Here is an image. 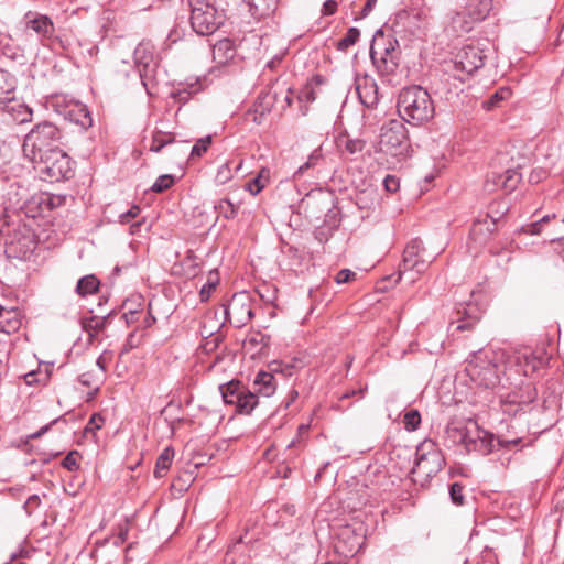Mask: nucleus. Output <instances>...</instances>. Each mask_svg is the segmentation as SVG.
I'll list each match as a JSON object with an SVG mask.
<instances>
[{
  "mask_svg": "<svg viewBox=\"0 0 564 564\" xmlns=\"http://www.w3.org/2000/svg\"><path fill=\"white\" fill-rule=\"evenodd\" d=\"M511 96V90L508 87H502L497 90L495 94L490 96V98L485 101V107L487 110H491L499 106V102L508 99Z\"/></svg>",
  "mask_w": 564,
  "mask_h": 564,
  "instance_id": "nucleus-35",
  "label": "nucleus"
},
{
  "mask_svg": "<svg viewBox=\"0 0 564 564\" xmlns=\"http://www.w3.org/2000/svg\"><path fill=\"white\" fill-rule=\"evenodd\" d=\"M155 321H156L155 317L150 312H148L143 319V327L144 328L151 327L155 323Z\"/></svg>",
  "mask_w": 564,
  "mask_h": 564,
  "instance_id": "nucleus-61",
  "label": "nucleus"
},
{
  "mask_svg": "<svg viewBox=\"0 0 564 564\" xmlns=\"http://www.w3.org/2000/svg\"><path fill=\"white\" fill-rule=\"evenodd\" d=\"M355 85L360 102L367 108H375L379 102V89L376 80L365 75L356 77Z\"/></svg>",
  "mask_w": 564,
  "mask_h": 564,
  "instance_id": "nucleus-16",
  "label": "nucleus"
},
{
  "mask_svg": "<svg viewBox=\"0 0 564 564\" xmlns=\"http://www.w3.org/2000/svg\"><path fill=\"white\" fill-rule=\"evenodd\" d=\"M492 9V0H467L462 12L452 18V28L457 33H467L474 23L487 18Z\"/></svg>",
  "mask_w": 564,
  "mask_h": 564,
  "instance_id": "nucleus-9",
  "label": "nucleus"
},
{
  "mask_svg": "<svg viewBox=\"0 0 564 564\" xmlns=\"http://www.w3.org/2000/svg\"><path fill=\"white\" fill-rule=\"evenodd\" d=\"M253 386L258 393L270 397L275 391V378L271 372L259 371L254 378Z\"/></svg>",
  "mask_w": 564,
  "mask_h": 564,
  "instance_id": "nucleus-25",
  "label": "nucleus"
},
{
  "mask_svg": "<svg viewBox=\"0 0 564 564\" xmlns=\"http://www.w3.org/2000/svg\"><path fill=\"white\" fill-rule=\"evenodd\" d=\"M449 496L455 505L462 506L464 503L463 486L454 482L449 488Z\"/></svg>",
  "mask_w": 564,
  "mask_h": 564,
  "instance_id": "nucleus-46",
  "label": "nucleus"
},
{
  "mask_svg": "<svg viewBox=\"0 0 564 564\" xmlns=\"http://www.w3.org/2000/svg\"><path fill=\"white\" fill-rule=\"evenodd\" d=\"M61 132L58 128L48 121L35 124L25 135L23 153L31 162L43 155L59 149Z\"/></svg>",
  "mask_w": 564,
  "mask_h": 564,
  "instance_id": "nucleus-4",
  "label": "nucleus"
},
{
  "mask_svg": "<svg viewBox=\"0 0 564 564\" xmlns=\"http://www.w3.org/2000/svg\"><path fill=\"white\" fill-rule=\"evenodd\" d=\"M217 283H218L217 279L215 281H212L210 278L208 279V282L203 285L200 293H199L202 301H207L209 299L210 293L216 289Z\"/></svg>",
  "mask_w": 564,
  "mask_h": 564,
  "instance_id": "nucleus-51",
  "label": "nucleus"
},
{
  "mask_svg": "<svg viewBox=\"0 0 564 564\" xmlns=\"http://www.w3.org/2000/svg\"><path fill=\"white\" fill-rule=\"evenodd\" d=\"M520 181L521 174L513 167H508L501 173L494 171L487 177V182H492L495 186L500 187L507 193L514 191Z\"/></svg>",
  "mask_w": 564,
  "mask_h": 564,
  "instance_id": "nucleus-19",
  "label": "nucleus"
},
{
  "mask_svg": "<svg viewBox=\"0 0 564 564\" xmlns=\"http://www.w3.org/2000/svg\"><path fill=\"white\" fill-rule=\"evenodd\" d=\"M212 137L207 135L196 141L191 151L192 158H200L210 147Z\"/></svg>",
  "mask_w": 564,
  "mask_h": 564,
  "instance_id": "nucleus-41",
  "label": "nucleus"
},
{
  "mask_svg": "<svg viewBox=\"0 0 564 564\" xmlns=\"http://www.w3.org/2000/svg\"><path fill=\"white\" fill-rule=\"evenodd\" d=\"M141 212V208L138 205H133L129 210L121 213L118 216L120 224H129L132 219L137 218Z\"/></svg>",
  "mask_w": 564,
  "mask_h": 564,
  "instance_id": "nucleus-47",
  "label": "nucleus"
},
{
  "mask_svg": "<svg viewBox=\"0 0 564 564\" xmlns=\"http://www.w3.org/2000/svg\"><path fill=\"white\" fill-rule=\"evenodd\" d=\"M360 31L357 28H350L345 36L338 41L337 48L339 51H346L358 41Z\"/></svg>",
  "mask_w": 564,
  "mask_h": 564,
  "instance_id": "nucleus-36",
  "label": "nucleus"
},
{
  "mask_svg": "<svg viewBox=\"0 0 564 564\" xmlns=\"http://www.w3.org/2000/svg\"><path fill=\"white\" fill-rule=\"evenodd\" d=\"M174 142V135L169 132L156 131L152 135L149 150L151 152H160L164 147Z\"/></svg>",
  "mask_w": 564,
  "mask_h": 564,
  "instance_id": "nucleus-30",
  "label": "nucleus"
},
{
  "mask_svg": "<svg viewBox=\"0 0 564 564\" xmlns=\"http://www.w3.org/2000/svg\"><path fill=\"white\" fill-rule=\"evenodd\" d=\"M365 148V142L359 139H349L345 143V149L347 152L355 154L361 152Z\"/></svg>",
  "mask_w": 564,
  "mask_h": 564,
  "instance_id": "nucleus-48",
  "label": "nucleus"
},
{
  "mask_svg": "<svg viewBox=\"0 0 564 564\" xmlns=\"http://www.w3.org/2000/svg\"><path fill=\"white\" fill-rule=\"evenodd\" d=\"M106 325L105 318L98 316H91L83 321V328L89 335V339L93 340Z\"/></svg>",
  "mask_w": 564,
  "mask_h": 564,
  "instance_id": "nucleus-31",
  "label": "nucleus"
},
{
  "mask_svg": "<svg viewBox=\"0 0 564 564\" xmlns=\"http://www.w3.org/2000/svg\"><path fill=\"white\" fill-rule=\"evenodd\" d=\"M437 254L438 252H429L422 240H411L403 251L400 275H404L408 271H415L417 274L424 272Z\"/></svg>",
  "mask_w": 564,
  "mask_h": 564,
  "instance_id": "nucleus-10",
  "label": "nucleus"
},
{
  "mask_svg": "<svg viewBox=\"0 0 564 564\" xmlns=\"http://www.w3.org/2000/svg\"><path fill=\"white\" fill-rule=\"evenodd\" d=\"M8 359H9L8 343L0 340V368L7 364Z\"/></svg>",
  "mask_w": 564,
  "mask_h": 564,
  "instance_id": "nucleus-55",
  "label": "nucleus"
},
{
  "mask_svg": "<svg viewBox=\"0 0 564 564\" xmlns=\"http://www.w3.org/2000/svg\"><path fill=\"white\" fill-rule=\"evenodd\" d=\"M383 185L387 192L395 193L400 187V182L394 175H387L383 180Z\"/></svg>",
  "mask_w": 564,
  "mask_h": 564,
  "instance_id": "nucleus-50",
  "label": "nucleus"
},
{
  "mask_svg": "<svg viewBox=\"0 0 564 564\" xmlns=\"http://www.w3.org/2000/svg\"><path fill=\"white\" fill-rule=\"evenodd\" d=\"M63 202L61 196H53L48 194H42L37 198H33V203H37L42 210H52L53 208L59 206Z\"/></svg>",
  "mask_w": 564,
  "mask_h": 564,
  "instance_id": "nucleus-32",
  "label": "nucleus"
},
{
  "mask_svg": "<svg viewBox=\"0 0 564 564\" xmlns=\"http://www.w3.org/2000/svg\"><path fill=\"white\" fill-rule=\"evenodd\" d=\"M246 388L239 381H230L219 387L223 400L226 404L232 405L239 401V395Z\"/></svg>",
  "mask_w": 564,
  "mask_h": 564,
  "instance_id": "nucleus-26",
  "label": "nucleus"
},
{
  "mask_svg": "<svg viewBox=\"0 0 564 564\" xmlns=\"http://www.w3.org/2000/svg\"><path fill=\"white\" fill-rule=\"evenodd\" d=\"M269 178V170L262 169L257 177L247 184V189L252 194H259L265 186V182Z\"/></svg>",
  "mask_w": 564,
  "mask_h": 564,
  "instance_id": "nucleus-34",
  "label": "nucleus"
},
{
  "mask_svg": "<svg viewBox=\"0 0 564 564\" xmlns=\"http://www.w3.org/2000/svg\"><path fill=\"white\" fill-rule=\"evenodd\" d=\"M495 437L481 429L476 421L449 423L445 430V442L448 447L462 445L467 453L486 456L494 448Z\"/></svg>",
  "mask_w": 564,
  "mask_h": 564,
  "instance_id": "nucleus-1",
  "label": "nucleus"
},
{
  "mask_svg": "<svg viewBox=\"0 0 564 564\" xmlns=\"http://www.w3.org/2000/svg\"><path fill=\"white\" fill-rule=\"evenodd\" d=\"M78 452L73 451L69 452L66 457L62 462V466L69 471L77 470L79 468L78 464Z\"/></svg>",
  "mask_w": 564,
  "mask_h": 564,
  "instance_id": "nucleus-44",
  "label": "nucleus"
},
{
  "mask_svg": "<svg viewBox=\"0 0 564 564\" xmlns=\"http://www.w3.org/2000/svg\"><path fill=\"white\" fill-rule=\"evenodd\" d=\"M380 41H384L382 33L380 36H376L370 47V57L377 69L382 75L393 74L399 66V58L397 55L384 54L380 51Z\"/></svg>",
  "mask_w": 564,
  "mask_h": 564,
  "instance_id": "nucleus-15",
  "label": "nucleus"
},
{
  "mask_svg": "<svg viewBox=\"0 0 564 564\" xmlns=\"http://www.w3.org/2000/svg\"><path fill=\"white\" fill-rule=\"evenodd\" d=\"M226 319L236 327L245 326L252 317L251 299L248 293L241 292L232 295L225 305Z\"/></svg>",
  "mask_w": 564,
  "mask_h": 564,
  "instance_id": "nucleus-11",
  "label": "nucleus"
},
{
  "mask_svg": "<svg viewBox=\"0 0 564 564\" xmlns=\"http://www.w3.org/2000/svg\"><path fill=\"white\" fill-rule=\"evenodd\" d=\"M356 275L357 274L354 271H351L349 269H343V270L338 271V273L336 274L335 281L338 284L347 283V282L355 280Z\"/></svg>",
  "mask_w": 564,
  "mask_h": 564,
  "instance_id": "nucleus-49",
  "label": "nucleus"
},
{
  "mask_svg": "<svg viewBox=\"0 0 564 564\" xmlns=\"http://www.w3.org/2000/svg\"><path fill=\"white\" fill-rule=\"evenodd\" d=\"M90 375L89 373H83L78 377V381L83 384V386H86V387H90L93 384L91 380H90Z\"/></svg>",
  "mask_w": 564,
  "mask_h": 564,
  "instance_id": "nucleus-62",
  "label": "nucleus"
},
{
  "mask_svg": "<svg viewBox=\"0 0 564 564\" xmlns=\"http://www.w3.org/2000/svg\"><path fill=\"white\" fill-rule=\"evenodd\" d=\"M174 458V449L172 447H166L159 455L155 464L154 476L156 478H162L165 476L166 471L172 465Z\"/></svg>",
  "mask_w": 564,
  "mask_h": 564,
  "instance_id": "nucleus-29",
  "label": "nucleus"
},
{
  "mask_svg": "<svg viewBox=\"0 0 564 564\" xmlns=\"http://www.w3.org/2000/svg\"><path fill=\"white\" fill-rule=\"evenodd\" d=\"M17 78L10 72L0 68V104L14 101Z\"/></svg>",
  "mask_w": 564,
  "mask_h": 564,
  "instance_id": "nucleus-23",
  "label": "nucleus"
},
{
  "mask_svg": "<svg viewBox=\"0 0 564 564\" xmlns=\"http://www.w3.org/2000/svg\"><path fill=\"white\" fill-rule=\"evenodd\" d=\"M552 218H555V215H546L542 217L540 220L532 223L524 228V232L530 235H538L541 232L542 225L550 221Z\"/></svg>",
  "mask_w": 564,
  "mask_h": 564,
  "instance_id": "nucleus-45",
  "label": "nucleus"
},
{
  "mask_svg": "<svg viewBox=\"0 0 564 564\" xmlns=\"http://www.w3.org/2000/svg\"><path fill=\"white\" fill-rule=\"evenodd\" d=\"M44 181L54 183L73 176L70 158L59 148L32 162Z\"/></svg>",
  "mask_w": 564,
  "mask_h": 564,
  "instance_id": "nucleus-6",
  "label": "nucleus"
},
{
  "mask_svg": "<svg viewBox=\"0 0 564 564\" xmlns=\"http://www.w3.org/2000/svg\"><path fill=\"white\" fill-rule=\"evenodd\" d=\"M117 535H119V543H124V541L127 540V536H128L127 523L119 527V532Z\"/></svg>",
  "mask_w": 564,
  "mask_h": 564,
  "instance_id": "nucleus-59",
  "label": "nucleus"
},
{
  "mask_svg": "<svg viewBox=\"0 0 564 564\" xmlns=\"http://www.w3.org/2000/svg\"><path fill=\"white\" fill-rule=\"evenodd\" d=\"M279 0H252L251 6L262 15L273 12Z\"/></svg>",
  "mask_w": 564,
  "mask_h": 564,
  "instance_id": "nucleus-39",
  "label": "nucleus"
},
{
  "mask_svg": "<svg viewBox=\"0 0 564 564\" xmlns=\"http://www.w3.org/2000/svg\"><path fill=\"white\" fill-rule=\"evenodd\" d=\"M215 209L217 213L226 219H232L237 216L238 207L229 199L219 200Z\"/></svg>",
  "mask_w": 564,
  "mask_h": 564,
  "instance_id": "nucleus-33",
  "label": "nucleus"
},
{
  "mask_svg": "<svg viewBox=\"0 0 564 564\" xmlns=\"http://www.w3.org/2000/svg\"><path fill=\"white\" fill-rule=\"evenodd\" d=\"M274 86H278L279 95H283L281 100V109L285 110L292 105L293 101V91L290 87H285L284 85H280L275 83Z\"/></svg>",
  "mask_w": 564,
  "mask_h": 564,
  "instance_id": "nucleus-43",
  "label": "nucleus"
},
{
  "mask_svg": "<svg viewBox=\"0 0 564 564\" xmlns=\"http://www.w3.org/2000/svg\"><path fill=\"white\" fill-rule=\"evenodd\" d=\"M322 156H323V155H322V150H321V148L315 149V150L311 153V155L308 156V160H307L303 165H301V166L297 169V171L295 172V174H294V175H295V176H297V175H302L306 170H308V169H311V167L315 166V165L318 163V161H321V160H322Z\"/></svg>",
  "mask_w": 564,
  "mask_h": 564,
  "instance_id": "nucleus-40",
  "label": "nucleus"
},
{
  "mask_svg": "<svg viewBox=\"0 0 564 564\" xmlns=\"http://www.w3.org/2000/svg\"><path fill=\"white\" fill-rule=\"evenodd\" d=\"M258 404V397L254 392H251L247 389L242 391V393L239 395V401L237 403H234L232 405L236 406V412L239 414H250L251 411L257 406Z\"/></svg>",
  "mask_w": 564,
  "mask_h": 564,
  "instance_id": "nucleus-28",
  "label": "nucleus"
},
{
  "mask_svg": "<svg viewBox=\"0 0 564 564\" xmlns=\"http://www.w3.org/2000/svg\"><path fill=\"white\" fill-rule=\"evenodd\" d=\"M474 324H475V319L473 322L460 323L457 325L456 329L460 330V332L471 329Z\"/></svg>",
  "mask_w": 564,
  "mask_h": 564,
  "instance_id": "nucleus-63",
  "label": "nucleus"
},
{
  "mask_svg": "<svg viewBox=\"0 0 564 564\" xmlns=\"http://www.w3.org/2000/svg\"><path fill=\"white\" fill-rule=\"evenodd\" d=\"M99 285L100 282L94 274L85 275L78 280L75 292L80 297H86L98 292Z\"/></svg>",
  "mask_w": 564,
  "mask_h": 564,
  "instance_id": "nucleus-27",
  "label": "nucleus"
},
{
  "mask_svg": "<svg viewBox=\"0 0 564 564\" xmlns=\"http://www.w3.org/2000/svg\"><path fill=\"white\" fill-rule=\"evenodd\" d=\"M485 58L484 50L475 44H467L457 52L454 61L455 68L471 75L484 66Z\"/></svg>",
  "mask_w": 564,
  "mask_h": 564,
  "instance_id": "nucleus-13",
  "label": "nucleus"
},
{
  "mask_svg": "<svg viewBox=\"0 0 564 564\" xmlns=\"http://www.w3.org/2000/svg\"><path fill=\"white\" fill-rule=\"evenodd\" d=\"M538 397V392L533 383H522L517 390L508 393L502 399L503 411L510 415H516L530 405Z\"/></svg>",
  "mask_w": 564,
  "mask_h": 564,
  "instance_id": "nucleus-12",
  "label": "nucleus"
},
{
  "mask_svg": "<svg viewBox=\"0 0 564 564\" xmlns=\"http://www.w3.org/2000/svg\"><path fill=\"white\" fill-rule=\"evenodd\" d=\"M23 23L25 29H30L45 39H51L55 33L53 21L45 14L29 11L24 14Z\"/></svg>",
  "mask_w": 564,
  "mask_h": 564,
  "instance_id": "nucleus-18",
  "label": "nucleus"
},
{
  "mask_svg": "<svg viewBox=\"0 0 564 564\" xmlns=\"http://www.w3.org/2000/svg\"><path fill=\"white\" fill-rule=\"evenodd\" d=\"M82 118L76 119L75 121L82 127L87 128L91 126V117L88 111L84 107H79L78 109Z\"/></svg>",
  "mask_w": 564,
  "mask_h": 564,
  "instance_id": "nucleus-53",
  "label": "nucleus"
},
{
  "mask_svg": "<svg viewBox=\"0 0 564 564\" xmlns=\"http://www.w3.org/2000/svg\"><path fill=\"white\" fill-rule=\"evenodd\" d=\"M231 178V171H230V167L229 165L226 163V164H223L218 172H217V176H216V180L224 184L226 183L228 180Z\"/></svg>",
  "mask_w": 564,
  "mask_h": 564,
  "instance_id": "nucleus-52",
  "label": "nucleus"
},
{
  "mask_svg": "<svg viewBox=\"0 0 564 564\" xmlns=\"http://www.w3.org/2000/svg\"><path fill=\"white\" fill-rule=\"evenodd\" d=\"M395 44H397L395 40L388 39L387 43H383L382 45L380 44V51L383 52L384 54L397 55L395 54Z\"/></svg>",
  "mask_w": 564,
  "mask_h": 564,
  "instance_id": "nucleus-54",
  "label": "nucleus"
},
{
  "mask_svg": "<svg viewBox=\"0 0 564 564\" xmlns=\"http://www.w3.org/2000/svg\"><path fill=\"white\" fill-rule=\"evenodd\" d=\"M377 0H367L366 4L361 11V17L365 18L369 14V12L373 9Z\"/></svg>",
  "mask_w": 564,
  "mask_h": 564,
  "instance_id": "nucleus-58",
  "label": "nucleus"
},
{
  "mask_svg": "<svg viewBox=\"0 0 564 564\" xmlns=\"http://www.w3.org/2000/svg\"><path fill=\"white\" fill-rule=\"evenodd\" d=\"M502 351L479 350L467 361L466 373L477 386L494 389L500 383Z\"/></svg>",
  "mask_w": 564,
  "mask_h": 564,
  "instance_id": "nucleus-3",
  "label": "nucleus"
},
{
  "mask_svg": "<svg viewBox=\"0 0 564 564\" xmlns=\"http://www.w3.org/2000/svg\"><path fill=\"white\" fill-rule=\"evenodd\" d=\"M6 564H25L23 561L20 560V557L15 554H13L11 556V560L10 562L6 563Z\"/></svg>",
  "mask_w": 564,
  "mask_h": 564,
  "instance_id": "nucleus-64",
  "label": "nucleus"
},
{
  "mask_svg": "<svg viewBox=\"0 0 564 564\" xmlns=\"http://www.w3.org/2000/svg\"><path fill=\"white\" fill-rule=\"evenodd\" d=\"M175 182V178L171 174H163L156 178L151 189L155 193H162L169 189Z\"/></svg>",
  "mask_w": 564,
  "mask_h": 564,
  "instance_id": "nucleus-38",
  "label": "nucleus"
},
{
  "mask_svg": "<svg viewBox=\"0 0 564 564\" xmlns=\"http://www.w3.org/2000/svg\"><path fill=\"white\" fill-rule=\"evenodd\" d=\"M2 109L17 123L21 124L32 120V109L24 104L17 102L15 100L12 102H4Z\"/></svg>",
  "mask_w": 564,
  "mask_h": 564,
  "instance_id": "nucleus-24",
  "label": "nucleus"
},
{
  "mask_svg": "<svg viewBox=\"0 0 564 564\" xmlns=\"http://www.w3.org/2000/svg\"><path fill=\"white\" fill-rule=\"evenodd\" d=\"M104 422L105 419L99 413H94L90 416L87 425L85 426L84 434L88 435L89 433H91L93 435H95V432L101 429Z\"/></svg>",
  "mask_w": 564,
  "mask_h": 564,
  "instance_id": "nucleus-42",
  "label": "nucleus"
},
{
  "mask_svg": "<svg viewBox=\"0 0 564 564\" xmlns=\"http://www.w3.org/2000/svg\"><path fill=\"white\" fill-rule=\"evenodd\" d=\"M22 325L21 314L17 308H7L0 305V332L7 335L13 334Z\"/></svg>",
  "mask_w": 564,
  "mask_h": 564,
  "instance_id": "nucleus-20",
  "label": "nucleus"
},
{
  "mask_svg": "<svg viewBox=\"0 0 564 564\" xmlns=\"http://www.w3.org/2000/svg\"><path fill=\"white\" fill-rule=\"evenodd\" d=\"M510 364H512V366L509 370L514 367L517 373L529 377L540 370L544 366L545 360L530 350H520L513 354Z\"/></svg>",
  "mask_w": 564,
  "mask_h": 564,
  "instance_id": "nucleus-14",
  "label": "nucleus"
},
{
  "mask_svg": "<svg viewBox=\"0 0 564 564\" xmlns=\"http://www.w3.org/2000/svg\"><path fill=\"white\" fill-rule=\"evenodd\" d=\"M496 220L489 215H486L484 219H478L474 223L470 236L474 240L484 243L487 239L496 231Z\"/></svg>",
  "mask_w": 564,
  "mask_h": 564,
  "instance_id": "nucleus-22",
  "label": "nucleus"
},
{
  "mask_svg": "<svg viewBox=\"0 0 564 564\" xmlns=\"http://www.w3.org/2000/svg\"><path fill=\"white\" fill-rule=\"evenodd\" d=\"M55 422H56V420H54L50 424L41 427L37 432H35L31 435V438H37V437L42 436L43 434H45L50 430L51 425L54 424Z\"/></svg>",
  "mask_w": 564,
  "mask_h": 564,
  "instance_id": "nucleus-60",
  "label": "nucleus"
},
{
  "mask_svg": "<svg viewBox=\"0 0 564 564\" xmlns=\"http://www.w3.org/2000/svg\"><path fill=\"white\" fill-rule=\"evenodd\" d=\"M279 95L278 86L271 85L262 90L253 104V119L257 124H261L265 115H268L276 104Z\"/></svg>",
  "mask_w": 564,
  "mask_h": 564,
  "instance_id": "nucleus-17",
  "label": "nucleus"
},
{
  "mask_svg": "<svg viewBox=\"0 0 564 564\" xmlns=\"http://www.w3.org/2000/svg\"><path fill=\"white\" fill-rule=\"evenodd\" d=\"M397 108L400 117L415 127L429 122L435 115V105L431 95L416 85L404 87L400 91Z\"/></svg>",
  "mask_w": 564,
  "mask_h": 564,
  "instance_id": "nucleus-2",
  "label": "nucleus"
},
{
  "mask_svg": "<svg viewBox=\"0 0 564 564\" xmlns=\"http://www.w3.org/2000/svg\"><path fill=\"white\" fill-rule=\"evenodd\" d=\"M37 375L39 373L36 371H30V372L25 373L24 375L25 383L29 386H32V384L40 382Z\"/></svg>",
  "mask_w": 564,
  "mask_h": 564,
  "instance_id": "nucleus-57",
  "label": "nucleus"
},
{
  "mask_svg": "<svg viewBox=\"0 0 564 564\" xmlns=\"http://www.w3.org/2000/svg\"><path fill=\"white\" fill-rule=\"evenodd\" d=\"M444 465L445 458L438 445L432 440H424L416 447L415 462L411 469L413 482L425 486Z\"/></svg>",
  "mask_w": 564,
  "mask_h": 564,
  "instance_id": "nucleus-5",
  "label": "nucleus"
},
{
  "mask_svg": "<svg viewBox=\"0 0 564 564\" xmlns=\"http://www.w3.org/2000/svg\"><path fill=\"white\" fill-rule=\"evenodd\" d=\"M191 6V24L198 35L213 34L221 24L214 0H188Z\"/></svg>",
  "mask_w": 564,
  "mask_h": 564,
  "instance_id": "nucleus-7",
  "label": "nucleus"
},
{
  "mask_svg": "<svg viewBox=\"0 0 564 564\" xmlns=\"http://www.w3.org/2000/svg\"><path fill=\"white\" fill-rule=\"evenodd\" d=\"M379 145L382 152L392 156H406L410 143L404 123L400 120H390L388 123L383 124Z\"/></svg>",
  "mask_w": 564,
  "mask_h": 564,
  "instance_id": "nucleus-8",
  "label": "nucleus"
},
{
  "mask_svg": "<svg viewBox=\"0 0 564 564\" xmlns=\"http://www.w3.org/2000/svg\"><path fill=\"white\" fill-rule=\"evenodd\" d=\"M404 429L409 432H413L419 429L421 424V414L417 410H410L403 416Z\"/></svg>",
  "mask_w": 564,
  "mask_h": 564,
  "instance_id": "nucleus-37",
  "label": "nucleus"
},
{
  "mask_svg": "<svg viewBox=\"0 0 564 564\" xmlns=\"http://www.w3.org/2000/svg\"><path fill=\"white\" fill-rule=\"evenodd\" d=\"M237 48L232 40L225 37L213 46V58L219 65H226L236 56Z\"/></svg>",
  "mask_w": 564,
  "mask_h": 564,
  "instance_id": "nucleus-21",
  "label": "nucleus"
},
{
  "mask_svg": "<svg viewBox=\"0 0 564 564\" xmlns=\"http://www.w3.org/2000/svg\"><path fill=\"white\" fill-rule=\"evenodd\" d=\"M337 9V2L335 0H327L325 1L323 6V13L324 14H334Z\"/></svg>",
  "mask_w": 564,
  "mask_h": 564,
  "instance_id": "nucleus-56",
  "label": "nucleus"
}]
</instances>
